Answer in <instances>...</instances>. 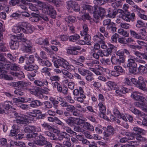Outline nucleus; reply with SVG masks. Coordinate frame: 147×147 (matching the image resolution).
Segmentation results:
<instances>
[{
	"label": "nucleus",
	"instance_id": "1",
	"mask_svg": "<svg viewBox=\"0 0 147 147\" xmlns=\"http://www.w3.org/2000/svg\"><path fill=\"white\" fill-rule=\"evenodd\" d=\"M19 42L24 46L23 48L24 51L27 52L31 51L32 47V43L25 37H13L9 43L11 49L13 50L18 49L19 47Z\"/></svg>",
	"mask_w": 147,
	"mask_h": 147
},
{
	"label": "nucleus",
	"instance_id": "2",
	"mask_svg": "<svg viewBox=\"0 0 147 147\" xmlns=\"http://www.w3.org/2000/svg\"><path fill=\"white\" fill-rule=\"evenodd\" d=\"M15 115L18 118L14 121V124L12 126V129L11 130L9 136H16L20 131V127L19 125H22L24 124H26L28 123V121L27 118H25L24 116L20 115L18 116V113H15Z\"/></svg>",
	"mask_w": 147,
	"mask_h": 147
},
{
	"label": "nucleus",
	"instance_id": "3",
	"mask_svg": "<svg viewBox=\"0 0 147 147\" xmlns=\"http://www.w3.org/2000/svg\"><path fill=\"white\" fill-rule=\"evenodd\" d=\"M131 97L136 100L140 101L134 103V105L140 108L143 111L147 112L146 103L144 101L145 99L141 95L140 93L138 92H134L132 94Z\"/></svg>",
	"mask_w": 147,
	"mask_h": 147
},
{
	"label": "nucleus",
	"instance_id": "4",
	"mask_svg": "<svg viewBox=\"0 0 147 147\" xmlns=\"http://www.w3.org/2000/svg\"><path fill=\"white\" fill-rule=\"evenodd\" d=\"M12 30L15 33H18L21 31L25 34H31L33 32V28L30 24L23 22L21 23L20 27L15 26Z\"/></svg>",
	"mask_w": 147,
	"mask_h": 147
},
{
	"label": "nucleus",
	"instance_id": "5",
	"mask_svg": "<svg viewBox=\"0 0 147 147\" xmlns=\"http://www.w3.org/2000/svg\"><path fill=\"white\" fill-rule=\"evenodd\" d=\"M126 135V137L121 138L120 139V142L126 143L128 142L129 140L135 139H136L139 142H145L147 140L146 138L139 134H134L132 133H127Z\"/></svg>",
	"mask_w": 147,
	"mask_h": 147
},
{
	"label": "nucleus",
	"instance_id": "6",
	"mask_svg": "<svg viewBox=\"0 0 147 147\" xmlns=\"http://www.w3.org/2000/svg\"><path fill=\"white\" fill-rule=\"evenodd\" d=\"M132 82L139 89L144 91L147 90L145 83L144 81L143 78L142 76H140L138 78V80L135 78H132L131 79Z\"/></svg>",
	"mask_w": 147,
	"mask_h": 147
},
{
	"label": "nucleus",
	"instance_id": "7",
	"mask_svg": "<svg viewBox=\"0 0 147 147\" xmlns=\"http://www.w3.org/2000/svg\"><path fill=\"white\" fill-rule=\"evenodd\" d=\"M135 58L131 56L128 59L127 66L129 69V71L131 74H135L137 71V64L135 62Z\"/></svg>",
	"mask_w": 147,
	"mask_h": 147
},
{
	"label": "nucleus",
	"instance_id": "8",
	"mask_svg": "<svg viewBox=\"0 0 147 147\" xmlns=\"http://www.w3.org/2000/svg\"><path fill=\"white\" fill-rule=\"evenodd\" d=\"M38 68L37 65H33L32 64L26 63V64L24 66V68L25 70L29 71H33L30 74L32 79H33V77L36 76V74H38V71L37 70Z\"/></svg>",
	"mask_w": 147,
	"mask_h": 147
},
{
	"label": "nucleus",
	"instance_id": "9",
	"mask_svg": "<svg viewBox=\"0 0 147 147\" xmlns=\"http://www.w3.org/2000/svg\"><path fill=\"white\" fill-rule=\"evenodd\" d=\"M57 124L61 126L63 129L65 130L66 132L74 136H76L77 133L72 130L71 128L65 125L64 123L62 122L60 120L56 117L55 121Z\"/></svg>",
	"mask_w": 147,
	"mask_h": 147
},
{
	"label": "nucleus",
	"instance_id": "10",
	"mask_svg": "<svg viewBox=\"0 0 147 147\" xmlns=\"http://www.w3.org/2000/svg\"><path fill=\"white\" fill-rule=\"evenodd\" d=\"M54 65L57 68H59V66L67 69H69V63L63 59H59L55 60L54 62Z\"/></svg>",
	"mask_w": 147,
	"mask_h": 147
},
{
	"label": "nucleus",
	"instance_id": "11",
	"mask_svg": "<svg viewBox=\"0 0 147 147\" xmlns=\"http://www.w3.org/2000/svg\"><path fill=\"white\" fill-rule=\"evenodd\" d=\"M105 9L100 7H97L94 12L93 17L94 20H98L100 18H102L105 15Z\"/></svg>",
	"mask_w": 147,
	"mask_h": 147
},
{
	"label": "nucleus",
	"instance_id": "12",
	"mask_svg": "<svg viewBox=\"0 0 147 147\" xmlns=\"http://www.w3.org/2000/svg\"><path fill=\"white\" fill-rule=\"evenodd\" d=\"M81 49V48L78 46L69 47L67 49V53L68 54L72 55H78L79 53L78 50Z\"/></svg>",
	"mask_w": 147,
	"mask_h": 147
},
{
	"label": "nucleus",
	"instance_id": "13",
	"mask_svg": "<svg viewBox=\"0 0 147 147\" xmlns=\"http://www.w3.org/2000/svg\"><path fill=\"white\" fill-rule=\"evenodd\" d=\"M38 137L39 138L34 141L35 144L40 146L46 144L47 141L45 137L40 134H39Z\"/></svg>",
	"mask_w": 147,
	"mask_h": 147
},
{
	"label": "nucleus",
	"instance_id": "14",
	"mask_svg": "<svg viewBox=\"0 0 147 147\" xmlns=\"http://www.w3.org/2000/svg\"><path fill=\"white\" fill-rule=\"evenodd\" d=\"M135 16V14L134 13H131L130 12H127V13L123 14L121 16L122 19L127 22L133 21Z\"/></svg>",
	"mask_w": 147,
	"mask_h": 147
},
{
	"label": "nucleus",
	"instance_id": "15",
	"mask_svg": "<svg viewBox=\"0 0 147 147\" xmlns=\"http://www.w3.org/2000/svg\"><path fill=\"white\" fill-rule=\"evenodd\" d=\"M135 16V14L134 13H131L130 12H127V13L123 14L121 16L122 19L127 22L133 21Z\"/></svg>",
	"mask_w": 147,
	"mask_h": 147
},
{
	"label": "nucleus",
	"instance_id": "16",
	"mask_svg": "<svg viewBox=\"0 0 147 147\" xmlns=\"http://www.w3.org/2000/svg\"><path fill=\"white\" fill-rule=\"evenodd\" d=\"M98 106L100 112L99 114L100 117L106 119L107 118V116L105 114L106 110L105 106L102 102H100Z\"/></svg>",
	"mask_w": 147,
	"mask_h": 147
},
{
	"label": "nucleus",
	"instance_id": "17",
	"mask_svg": "<svg viewBox=\"0 0 147 147\" xmlns=\"http://www.w3.org/2000/svg\"><path fill=\"white\" fill-rule=\"evenodd\" d=\"M65 131H63L57 134V137L56 140H59L61 141L64 139H65L66 140H70L69 135Z\"/></svg>",
	"mask_w": 147,
	"mask_h": 147
},
{
	"label": "nucleus",
	"instance_id": "18",
	"mask_svg": "<svg viewBox=\"0 0 147 147\" xmlns=\"http://www.w3.org/2000/svg\"><path fill=\"white\" fill-rule=\"evenodd\" d=\"M111 61L113 64L119 65L124 62L125 58L124 57H119V58H118L116 57H113L111 58Z\"/></svg>",
	"mask_w": 147,
	"mask_h": 147
},
{
	"label": "nucleus",
	"instance_id": "19",
	"mask_svg": "<svg viewBox=\"0 0 147 147\" xmlns=\"http://www.w3.org/2000/svg\"><path fill=\"white\" fill-rule=\"evenodd\" d=\"M114 129L112 126L109 125L107 127L106 131L104 132V134L106 137H109L112 136L114 134Z\"/></svg>",
	"mask_w": 147,
	"mask_h": 147
},
{
	"label": "nucleus",
	"instance_id": "20",
	"mask_svg": "<svg viewBox=\"0 0 147 147\" xmlns=\"http://www.w3.org/2000/svg\"><path fill=\"white\" fill-rule=\"evenodd\" d=\"M109 2L111 3V6L114 8H116L120 7L122 5L121 1L119 0H107Z\"/></svg>",
	"mask_w": 147,
	"mask_h": 147
},
{
	"label": "nucleus",
	"instance_id": "21",
	"mask_svg": "<svg viewBox=\"0 0 147 147\" xmlns=\"http://www.w3.org/2000/svg\"><path fill=\"white\" fill-rule=\"evenodd\" d=\"M34 83L36 86L42 87L44 86H47L48 85V82L46 80H36L34 81Z\"/></svg>",
	"mask_w": 147,
	"mask_h": 147
},
{
	"label": "nucleus",
	"instance_id": "22",
	"mask_svg": "<svg viewBox=\"0 0 147 147\" xmlns=\"http://www.w3.org/2000/svg\"><path fill=\"white\" fill-rule=\"evenodd\" d=\"M45 11L44 13L45 14H52L53 15L56 14V11L54 7L49 4L47 6Z\"/></svg>",
	"mask_w": 147,
	"mask_h": 147
},
{
	"label": "nucleus",
	"instance_id": "23",
	"mask_svg": "<svg viewBox=\"0 0 147 147\" xmlns=\"http://www.w3.org/2000/svg\"><path fill=\"white\" fill-rule=\"evenodd\" d=\"M42 105V103L39 100H32L30 103V106L31 107L35 108L41 106Z\"/></svg>",
	"mask_w": 147,
	"mask_h": 147
},
{
	"label": "nucleus",
	"instance_id": "24",
	"mask_svg": "<svg viewBox=\"0 0 147 147\" xmlns=\"http://www.w3.org/2000/svg\"><path fill=\"white\" fill-rule=\"evenodd\" d=\"M12 102L9 101L5 102L3 105V107L4 109L6 111L11 110L12 109Z\"/></svg>",
	"mask_w": 147,
	"mask_h": 147
},
{
	"label": "nucleus",
	"instance_id": "25",
	"mask_svg": "<svg viewBox=\"0 0 147 147\" xmlns=\"http://www.w3.org/2000/svg\"><path fill=\"white\" fill-rule=\"evenodd\" d=\"M130 111L135 114L138 115L139 116L143 117L145 115V114L138 110L136 108L132 107L130 108Z\"/></svg>",
	"mask_w": 147,
	"mask_h": 147
},
{
	"label": "nucleus",
	"instance_id": "26",
	"mask_svg": "<svg viewBox=\"0 0 147 147\" xmlns=\"http://www.w3.org/2000/svg\"><path fill=\"white\" fill-rule=\"evenodd\" d=\"M42 112L40 110L35 109L32 110V112L27 113V114L29 116L33 117H36L37 114H40Z\"/></svg>",
	"mask_w": 147,
	"mask_h": 147
},
{
	"label": "nucleus",
	"instance_id": "27",
	"mask_svg": "<svg viewBox=\"0 0 147 147\" xmlns=\"http://www.w3.org/2000/svg\"><path fill=\"white\" fill-rule=\"evenodd\" d=\"M108 86L112 90L117 89L118 86L117 84L114 82L109 81L106 83Z\"/></svg>",
	"mask_w": 147,
	"mask_h": 147
},
{
	"label": "nucleus",
	"instance_id": "28",
	"mask_svg": "<svg viewBox=\"0 0 147 147\" xmlns=\"http://www.w3.org/2000/svg\"><path fill=\"white\" fill-rule=\"evenodd\" d=\"M66 123L69 126L74 125L76 124V120L74 118L70 117L65 120Z\"/></svg>",
	"mask_w": 147,
	"mask_h": 147
},
{
	"label": "nucleus",
	"instance_id": "29",
	"mask_svg": "<svg viewBox=\"0 0 147 147\" xmlns=\"http://www.w3.org/2000/svg\"><path fill=\"white\" fill-rule=\"evenodd\" d=\"M83 124V127L84 128L90 131H94V128L92 125L87 122H84L82 123Z\"/></svg>",
	"mask_w": 147,
	"mask_h": 147
},
{
	"label": "nucleus",
	"instance_id": "30",
	"mask_svg": "<svg viewBox=\"0 0 147 147\" xmlns=\"http://www.w3.org/2000/svg\"><path fill=\"white\" fill-rule=\"evenodd\" d=\"M99 64V61L96 60H92L88 63V65L90 66L98 68V64Z\"/></svg>",
	"mask_w": 147,
	"mask_h": 147
},
{
	"label": "nucleus",
	"instance_id": "31",
	"mask_svg": "<svg viewBox=\"0 0 147 147\" xmlns=\"http://www.w3.org/2000/svg\"><path fill=\"white\" fill-rule=\"evenodd\" d=\"M38 60L43 65L46 66L47 67H50L52 65L51 63L48 60H45V59L43 60L40 57L38 59Z\"/></svg>",
	"mask_w": 147,
	"mask_h": 147
},
{
	"label": "nucleus",
	"instance_id": "32",
	"mask_svg": "<svg viewBox=\"0 0 147 147\" xmlns=\"http://www.w3.org/2000/svg\"><path fill=\"white\" fill-rule=\"evenodd\" d=\"M53 88H57V91L59 92H61L62 91V87L60 83L57 82H55L52 83Z\"/></svg>",
	"mask_w": 147,
	"mask_h": 147
},
{
	"label": "nucleus",
	"instance_id": "33",
	"mask_svg": "<svg viewBox=\"0 0 147 147\" xmlns=\"http://www.w3.org/2000/svg\"><path fill=\"white\" fill-rule=\"evenodd\" d=\"M127 89L125 87L121 88V89H119L115 90V92L117 96H121L122 94L125 93Z\"/></svg>",
	"mask_w": 147,
	"mask_h": 147
},
{
	"label": "nucleus",
	"instance_id": "34",
	"mask_svg": "<svg viewBox=\"0 0 147 147\" xmlns=\"http://www.w3.org/2000/svg\"><path fill=\"white\" fill-rule=\"evenodd\" d=\"M35 2L38 4V5L40 7H41L42 8V10H45L47 6L48 5V4L46 3L45 2H42L39 1L38 0H37Z\"/></svg>",
	"mask_w": 147,
	"mask_h": 147
},
{
	"label": "nucleus",
	"instance_id": "35",
	"mask_svg": "<svg viewBox=\"0 0 147 147\" xmlns=\"http://www.w3.org/2000/svg\"><path fill=\"white\" fill-rule=\"evenodd\" d=\"M20 68L19 66L16 63H12L10 68H9V70L14 71H18L20 70Z\"/></svg>",
	"mask_w": 147,
	"mask_h": 147
},
{
	"label": "nucleus",
	"instance_id": "36",
	"mask_svg": "<svg viewBox=\"0 0 147 147\" xmlns=\"http://www.w3.org/2000/svg\"><path fill=\"white\" fill-rule=\"evenodd\" d=\"M57 7H58L64 4V2L61 0H52L51 2Z\"/></svg>",
	"mask_w": 147,
	"mask_h": 147
},
{
	"label": "nucleus",
	"instance_id": "37",
	"mask_svg": "<svg viewBox=\"0 0 147 147\" xmlns=\"http://www.w3.org/2000/svg\"><path fill=\"white\" fill-rule=\"evenodd\" d=\"M118 13L117 9H114L112 11H111L110 10L109 11V13L107 15V16L109 17L114 18H115L116 15Z\"/></svg>",
	"mask_w": 147,
	"mask_h": 147
},
{
	"label": "nucleus",
	"instance_id": "38",
	"mask_svg": "<svg viewBox=\"0 0 147 147\" xmlns=\"http://www.w3.org/2000/svg\"><path fill=\"white\" fill-rule=\"evenodd\" d=\"M85 60V57L83 56H81L79 57V58L78 59L77 61H74L75 62L76 64L77 65H80L81 66H83L84 65L81 63L83 62Z\"/></svg>",
	"mask_w": 147,
	"mask_h": 147
},
{
	"label": "nucleus",
	"instance_id": "39",
	"mask_svg": "<svg viewBox=\"0 0 147 147\" xmlns=\"http://www.w3.org/2000/svg\"><path fill=\"white\" fill-rule=\"evenodd\" d=\"M62 72L64 76H65L69 79H73L74 78V76L73 74L69 72L67 70H64L62 71Z\"/></svg>",
	"mask_w": 147,
	"mask_h": 147
},
{
	"label": "nucleus",
	"instance_id": "40",
	"mask_svg": "<svg viewBox=\"0 0 147 147\" xmlns=\"http://www.w3.org/2000/svg\"><path fill=\"white\" fill-rule=\"evenodd\" d=\"M38 43L41 45H49L48 40L47 38L44 39H40L38 42Z\"/></svg>",
	"mask_w": 147,
	"mask_h": 147
},
{
	"label": "nucleus",
	"instance_id": "41",
	"mask_svg": "<svg viewBox=\"0 0 147 147\" xmlns=\"http://www.w3.org/2000/svg\"><path fill=\"white\" fill-rule=\"evenodd\" d=\"M138 70L142 74H146L147 73V69L146 66H144L142 65L140 66Z\"/></svg>",
	"mask_w": 147,
	"mask_h": 147
},
{
	"label": "nucleus",
	"instance_id": "42",
	"mask_svg": "<svg viewBox=\"0 0 147 147\" xmlns=\"http://www.w3.org/2000/svg\"><path fill=\"white\" fill-rule=\"evenodd\" d=\"M100 30L101 33H100V35H98L97 37H98L99 36L101 37H107L108 35V33L105 31V28L104 27H101L100 28Z\"/></svg>",
	"mask_w": 147,
	"mask_h": 147
},
{
	"label": "nucleus",
	"instance_id": "43",
	"mask_svg": "<svg viewBox=\"0 0 147 147\" xmlns=\"http://www.w3.org/2000/svg\"><path fill=\"white\" fill-rule=\"evenodd\" d=\"M14 144V145L17 146L22 147H25L26 145L25 143L22 142H15L12 141L11 142V144Z\"/></svg>",
	"mask_w": 147,
	"mask_h": 147
},
{
	"label": "nucleus",
	"instance_id": "44",
	"mask_svg": "<svg viewBox=\"0 0 147 147\" xmlns=\"http://www.w3.org/2000/svg\"><path fill=\"white\" fill-rule=\"evenodd\" d=\"M6 61V59L0 53V69H1L3 67L4 63Z\"/></svg>",
	"mask_w": 147,
	"mask_h": 147
},
{
	"label": "nucleus",
	"instance_id": "45",
	"mask_svg": "<svg viewBox=\"0 0 147 147\" xmlns=\"http://www.w3.org/2000/svg\"><path fill=\"white\" fill-rule=\"evenodd\" d=\"M27 61L26 63L32 64L34 63L35 59L33 55H30L29 57H27Z\"/></svg>",
	"mask_w": 147,
	"mask_h": 147
},
{
	"label": "nucleus",
	"instance_id": "46",
	"mask_svg": "<svg viewBox=\"0 0 147 147\" xmlns=\"http://www.w3.org/2000/svg\"><path fill=\"white\" fill-rule=\"evenodd\" d=\"M92 55L94 58L98 59H99V56H102V51L99 50L97 53L95 52L93 53Z\"/></svg>",
	"mask_w": 147,
	"mask_h": 147
},
{
	"label": "nucleus",
	"instance_id": "47",
	"mask_svg": "<svg viewBox=\"0 0 147 147\" xmlns=\"http://www.w3.org/2000/svg\"><path fill=\"white\" fill-rule=\"evenodd\" d=\"M32 91L31 92V94L36 96L40 91V88L37 87H34L32 88Z\"/></svg>",
	"mask_w": 147,
	"mask_h": 147
},
{
	"label": "nucleus",
	"instance_id": "48",
	"mask_svg": "<svg viewBox=\"0 0 147 147\" xmlns=\"http://www.w3.org/2000/svg\"><path fill=\"white\" fill-rule=\"evenodd\" d=\"M81 6L84 10H87L89 11H91L93 9L92 6L88 5L83 4Z\"/></svg>",
	"mask_w": 147,
	"mask_h": 147
},
{
	"label": "nucleus",
	"instance_id": "49",
	"mask_svg": "<svg viewBox=\"0 0 147 147\" xmlns=\"http://www.w3.org/2000/svg\"><path fill=\"white\" fill-rule=\"evenodd\" d=\"M136 38H137L138 39H139L140 40H137V42L139 44L141 45H142L144 47V45H145V44H146V43L144 41H142L141 40H145V39L146 40H147V38H146V37H142V38H141V37H136Z\"/></svg>",
	"mask_w": 147,
	"mask_h": 147
},
{
	"label": "nucleus",
	"instance_id": "50",
	"mask_svg": "<svg viewBox=\"0 0 147 147\" xmlns=\"http://www.w3.org/2000/svg\"><path fill=\"white\" fill-rule=\"evenodd\" d=\"M49 79L50 80H51L52 82L54 81L57 82L59 81L60 79V77L57 75H51Z\"/></svg>",
	"mask_w": 147,
	"mask_h": 147
},
{
	"label": "nucleus",
	"instance_id": "51",
	"mask_svg": "<svg viewBox=\"0 0 147 147\" xmlns=\"http://www.w3.org/2000/svg\"><path fill=\"white\" fill-rule=\"evenodd\" d=\"M18 83L19 86L23 87L28 86L30 84V82L24 81H19Z\"/></svg>",
	"mask_w": 147,
	"mask_h": 147
},
{
	"label": "nucleus",
	"instance_id": "52",
	"mask_svg": "<svg viewBox=\"0 0 147 147\" xmlns=\"http://www.w3.org/2000/svg\"><path fill=\"white\" fill-rule=\"evenodd\" d=\"M76 20V18L74 16H68L67 18H65V21L68 23H69L71 22H73L75 21Z\"/></svg>",
	"mask_w": 147,
	"mask_h": 147
},
{
	"label": "nucleus",
	"instance_id": "53",
	"mask_svg": "<svg viewBox=\"0 0 147 147\" xmlns=\"http://www.w3.org/2000/svg\"><path fill=\"white\" fill-rule=\"evenodd\" d=\"M75 2V1L72 0H70L67 1L66 4L67 8L69 9H71L72 7H73Z\"/></svg>",
	"mask_w": 147,
	"mask_h": 147
},
{
	"label": "nucleus",
	"instance_id": "54",
	"mask_svg": "<svg viewBox=\"0 0 147 147\" xmlns=\"http://www.w3.org/2000/svg\"><path fill=\"white\" fill-rule=\"evenodd\" d=\"M35 15L33 16L30 18V20L32 22H37L40 20V18L35 13L33 14Z\"/></svg>",
	"mask_w": 147,
	"mask_h": 147
},
{
	"label": "nucleus",
	"instance_id": "55",
	"mask_svg": "<svg viewBox=\"0 0 147 147\" xmlns=\"http://www.w3.org/2000/svg\"><path fill=\"white\" fill-rule=\"evenodd\" d=\"M36 96L38 98L43 100H47L48 98V97L45 95L44 94L41 93L40 92Z\"/></svg>",
	"mask_w": 147,
	"mask_h": 147
},
{
	"label": "nucleus",
	"instance_id": "56",
	"mask_svg": "<svg viewBox=\"0 0 147 147\" xmlns=\"http://www.w3.org/2000/svg\"><path fill=\"white\" fill-rule=\"evenodd\" d=\"M22 103H26L28 102L30 103L32 100L34 99L32 98H29L28 97H21Z\"/></svg>",
	"mask_w": 147,
	"mask_h": 147
},
{
	"label": "nucleus",
	"instance_id": "57",
	"mask_svg": "<svg viewBox=\"0 0 147 147\" xmlns=\"http://www.w3.org/2000/svg\"><path fill=\"white\" fill-rule=\"evenodd\" d=\"M39 134L37 133L27 134L26 135V138H35L38 136Z\"/></svg>",
	"mask_w": 147,
	"mask_h": 147
},
{
	"label": "nucleus",
	"instance_id": "58",
	"mask_svg": "<svg viewBox=\"0 0 147 147\" xmlns=\"http://www.w3.org/2000/svg\"><path fill=\"white\" fill-rule=\"evenodd\" d=\"M41 125L42 127L46 129L50 130L52 129V127L47 123L44 122Z\"/></svg>",
	"mask_w": 147,
	"mask_h": 147
},
{
	"label": "nucleus",
	"instance_id": "59",
	"mask_svg": "<svg viewBox=\"0 0 147 147\" xmlns=\"http://www.w3.org/2000/svg\"><path fill=\"white\" fill-rule=\"evenodd\" d=\"M21 99V98H13V101L16 105L18 106V105H20V103L22 102V100Z\"/></svg>",
	"mask_w": 147,
	"mask_h": 147
},
{
	"label": "nucleus",
	"instance_id": "60",
	"mask_svg": "<svg viewBox=\"0 0 147 147\" xmlns=\"http://www.w3.org/2000/svg\"><path fill=\"white\" fill-rule=\"evenodd\" d=\"M88 70L80 67L78 68V72L82 76H84V75Z\"/></svg>",
	"mask_w": 147,
	"mask_h": 147
},
{
	"label": "nucleus",
	"instance_id": "61",
	"mask_svg": "<svg viewBox=\"0 0 147 147\" xmlns=\"http://www.w3.org/2000/svg\"><path fill=\"white\" fill-rule=\"evenodd\" d=\"M44 107L46 108L50 109L53 107L52 103L49 101H45L43 102Z\"/></svg>",
	"mask_w": 147,
	"mask_h": 147
},
{
	"label": "nucleus",
	"instance_id": "62",
	"mask_svg": "<svg viewBox=\"0 0 147 147\" xmlns=\"http://www.w3.org/2000/svg\"><path fill=\"white\" fill-rule=\"evenodd\" d=\"M7 57L10 59L11 62L12 63H14L16 61V57H13L12 55L10 53H8L7 54Z\"/></svg>",
	"mask_w": 147,
	"mask_h": 147
},
{
	"label": "nucleus",
	"instance_id": "63",
	"mask_svg": "<svg viewBox=\"0 0 147 147\" xmlns=\"http://www.w3.org/2000/svg\"><path fill=\"white\" fill-rule=\"evenodd\" d=\"M0 142L1 145L5 147H8L7 140L5 138H2L0 139Z\"/></svg>",
	"mask_w": 147,
	"mask_h": 147
},
{
	"label": "nucleus",
	"instance_id": "64",
	"mask_svg": "<svg viewBox=\"0 0 147 147\" xmlns=\"http://www.w3.org/2000/svg\"><path fill=\"white\" fill-rule=\"evenodd\" d=\"M66 109L67 111H70L71 112H72V111L75 110V107L74 106L70 105L69 104L67 105V107Z\"/></svg>",
	"mask_w": 147,
	"mask_h": 147
}]
</instances>
